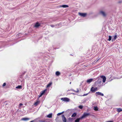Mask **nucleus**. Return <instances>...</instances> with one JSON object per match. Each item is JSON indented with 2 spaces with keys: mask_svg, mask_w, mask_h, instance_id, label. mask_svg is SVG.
<instances>
[{
  "mask_svg": "<svg viewBox=\"0 0 122 122\" xmlns=\"http://www.w3.org/2000/svg\"><path fill=\"white\" fill-rule=\"evenodd\" d=\"M100 13L101 15H102L104 17H106L107 15V13L104 11H100Z\"/></svg>",
  "mask_w": 122,
  "mask_h": 122,
  "instance_id": "nucleus-1",
  "label": "nucleus"
},
{
  "mask_svg": "<svg viewBox=\"0 0 122 122\" xmlns=\"http://www.w3.org/2000/svg\"><path fill=\"white\" fill-rule=\"evenodd\" d=\"M90 115V114L89 113H84L83 115L81 117V118L82 119L83 118Z\"/></svg>",
  "mask_w": 122,
  "mask_h": 122,
  "instance_id": "nucleus-2",
  "label": "nucleus"
},
{
  "mask_svg": "<svg viewBox=\"0 0 122 122\" xmlns=\"http://www.w3.org/2000/svg\"><path fill=\"white\" fill-rule=\"evenodd\" d=\"M61 99L63 101L67 102H69L70 100L68 98L66 97L64 98H61Z\"/></svg>",
  "mask_w": 122,
  "mask_h": 122,
  "instance_id": "nucleus-3",
  "label": "nucleus"
},
{
  "mask_svg": "<svg viewBox=\"0 0 122 122\" xmlns=\"http://www.w3.org/2000/svg\"><path fill=\"white\" fill-rule=\"evenodd\" d=\"M100 77L103 79V82L104 83L106 79V77L104 76H100Z\"/></svg>",
  "mask_w": 122,
  "mask_h": 122,
  "instance_id": "nucleus-4",
  "label": "nucleus"
},
{
  "mask_svg": "<svg viewBox=\"0 0 122 122\" xmlns=\"http://www.w3.org/2000/svg\"><path fill=\"white\" fill-rule=\"evenodd\" d=\"M78 14L79 15L83 17H85L86 15V13H79Z\"/></svg>",
  "mask_w": 122,
  "mask_h": 122,
  "instance_id": "nucleus-5",
  "label": "nucleus"
},
{
  "mask_svg": "<svg viewBox=\"0 0 122 122\" xmlns=\"http://www.w3.org/2000/svg\"><path fill=\"white\" fill-rule=\"evenodd\" d=\"M62 120L64 122H66V117H65L64 115H62Z\"/></svg>",
  "mask_w": 122,
  "mask_h": 122,
  "instance_id": "nucleus-6",
  "label": "nucleus"
},
{
  "mask_svg": "<svg viewBox=\"0 0 122 122\" xmlns=\"http://www.w3.org/2000/svg\"><path fill=\"white\" fill-rule=\"evenodd\" d=\"M40 25V23L37 22L35 24V27L36 28H37Z\"/></svg>",
  "mask_w": 122,
  "mask_h": 122,
  "instance_id": "nucleus-7",
  "label": "nucleus"
},
{
  "mask_svg": "<svg viewBox=\"0 0 122 122\" xmlns=\"http://www.w3.org/2000/svg\"><path fill=\"white\" fill-rule=\"evenodd\" d=\"M96 95H101L102 96H103V93L99 92H96Z\"/></svg>",
  "mask_w": 122,
  "mask_h": 122,
  "instance_id": "nucleus-8",
  "label": "nucleus"
},
{
  "mask_svg": "<svg viewBox=\"0 0 122 122\" xmlns=\"http://www.w3.org/2000/svg\"><path fill=\"white\" fill-rule=\"evenodd\" d=\"M4 104L5 105V106L6 108H8L9 106V105L7 103V102H5L4 103Z\"/></svg>",
  "mask_w": 122,
  "mask_h": 122,
  "instance_id": "nucleus-9",
  "label": "nucleus"
},
{
  "mask_svg": "<svg viewBox=\"0 0 122 122\" xmlns=\"http://www.w3.org/2000/svg\"><path fill=\"white\" fill-rule=\"evenodd\" d=\"M68 6L66 5H63L60 6V7H62L63 8H66L68 7Z\"/></svg>",
  "mask_w": 122,
  "mask_h": 122,
  "instance_id": "nucleus-10",
  "label": "nucleus"
},
{
  "mask_svg": "<svg viewBox=\"0 0 122 122\" xmlns=\"http://www.w3.org/2000/svg\"><path fill=\"white\" fill-rule=\"evenodd\" d=\"M82 118H81V117H80L79 118H77L76 119L74 122H79L80 120L82 119Z\"/></svg>",
  "mask_w": 122,
  "mask_h": 122,
  "instance_id": "nucleus-11",
  "label": "nucleus"
},
{
  "mask_svg": "<svg viewBox=\"0 0 122 122\" xmlns=\"http://www.w3.org/2000/svg\"><path fill=\"white\" fill-rule=\"evenodd\" d=\"M91 91L93 92H95L94 88L93 87H92L91 89Z\"/></svg>",
  "mask_w": 122,
  "mask_h": 122,
  "instance_id": "nucleus-12",
  "label": "nucleus"
},
{
  "mask_svg": "<svg viewBox=\"0 0 122 122\" xmlns=\"http://www.w3.org/2000/svg\"><path fill=\"white\" fill-rule=\"evenodd\" d=\"M29 119V118H24L21 119V120L23 121H26L28 120Z\"/></svg>",
  "mask_w": 122,
  "mask_h": 122,
  "instance_id": "nucleus-13",
  "label": "nucleus"
},
{
  "mask_svg": "<svg viewBox=\"0 0 122 122\" xmlns=\"http://www.w3.org/2000/svg\"><path fill=\"white\" fill-rule=\"evenodd\" d=\"M93 80V79L92 78L89 79L87 81V82L88 83H90Z\"/></svg>",
  "mask_w": 122,
  "mask_h": 122,
  "instance_id": "nucleus-14",
  "label": "nucleus"
},
{
  "mask_svg": "<svg viewBox=\"0 0 122 122\" xmlns=\"http://www.w3.org/2000/svg\"><path fill=\"white\" fill-rule=\"evenodd\" d=\"M117 111L118 112H120L122 111V109L121 108H117Z\"/></svg>",
  "mask_w": 122,
  "mask_h": 122,
  "instance_id": "nucleus-15",
  "label": "nucleus"
},
{
  "mask_svg": "<svg viewBox=\"0 0 122 122\" xmlns=\"http://www.w3.org/2000/svg\"><path fill=\"white\" fill-rule=\"evenodd\" d=\"M52 82H50L47 85V87H49L50 86L52 85Z\"/></svg>",
  "mask_w": 122,
  "mask_h": 122,
  "instance_id": "nucleus-16",
  "label": "nucleus"
},
{
  "mask_svg": "<svg viewBox=\"0 0 122 122\" xmlns=\"http://www.w3.org/2000/svg\"><path fill=\"white\" fill-rule=\"evenodd\" d=\"M52 114L51 113L49 114L47 116V117L49 118H51L52 117Z\"/></svg>",
  "mask_w": 122,
  "mask_h": 122,
  "instance_id": "nucleus-17",
  "label": "nucleus"
},
{
  "mask_svg": "<svg viewBox=\"0 0 122 122\" xmlns=\"http://www.w3.org/2000/svg\"><path fill=\"white\" fill-rule=\"evenodd\" d=\"M60 73L58 71H57L56 73V74L57 76H58L60 75Z\"/></svg>",
  "mask_w": 122,
  "mask_h": 122,
  "instance_id": "nucleus-18",
  "label": "nucleus"
},
{
  "mask_svg": "<svg viewBox=\"0 0 122 122\" xmlns=\"http://www.w3.org/2000/svg\"><path fill=\"white\" fill-rule=\"evenodd\" d=\"M46 90L45 89L42 91V92L41 93V95H43L45 93Z\"/></svg>",
  "mask_w": 122,
  "mask_h": 122,
  "instance_id": "nucleus-19",
  "label": "nucleus"
},
{
  "mask_svg": "<svg viewBox=\"0 0 122 122\" xmlns=\"http://www.w3.org/2000/svg\"><path fill=\"white\" fill-rule=\"evenodd\" d=\"M39 101H37L35 103L34 105H35L36 106H37L39 104Z\"/></svg>",
  "mask_w": 122,
  "mask_h": 122,
  "instance_id": "nucleus-20",
  "label": "nucleus"
},
{
  "mask_svg": "<svg viewBox=\"0 0 122 122\" xmlns=\"http://www.w3.org/2000/svg\"><path fill=\"white\" fill-rule=\"evenodd\" d=\"M76 115V113H74L71 115L72 117H74Z\"/></svg>",
  "mask_w": 122,
  "mask_h": 122,
  "instance_id": "nucleus-21",
  "label": "nucleus"
},
{
  "mask_svg": "<svg viewBox=\"0 0 122 122\" xmlns=\"http://www.w3.org/2000/svg\"><path fill=\"white\" fill-rule=\"evenodd\" d=\"M94 110L95 111L98 110V108L97 107H95L94 108Z\"/></svg>",
  "mask_w": 122,
  "mask_h": 122,
  "instance_id": "nucleus-22",
  "label": "nucleus"
},
{
  "mask_svg": "<svg viewBox=\"0 0 122 122\" xmlns=\"http://www.w3.org/2000/svg\"><path fill=\"white\" fill-rule=\"evenodd\" d=\"M112 36H109V39L107 40L109 41H110L112 39Z\"/></svg>",
  "mask_w": 122,
  "mask_h": 122,
  "instance_id": "nucleus-23",
  "label": "nucleus"
},
{
  "mask_svg": "<svg viewBox=\"0 0 122 122\" xmlns=\"http://www.w3.org/2000/svg\"><path fill=\"white\" fill-rule=\"evenodd\" d=\"M22 87V86H21L19 85L16 87L17 88H20Z\"/></svg>",
  "mask_w": 122,
  "mask_h": 122,
  "instance_id": "nucleus-24",
  "label": "nucleus"
},
{
  "mask_svg": "<svg viewBox=\"0 0 122 122\" xmlns=\"http://www.w3.org/2000/svg\"><path fill=\"white\" fill-rule=\"evenodd\" d=\"M63 113H64V112H63L61 113H58L57 114V116H59V115H61V114H62Z\"/></svg>",
  "mask_w": 122,
  "mask_h": 122,
  "instance_id": "nucleus-25",
  "label": "nucleus"
},
{
  "mask_svg": "<svg viewBox=\"0 0 122 122\" xmlns=\"http://www.w3.org/2000/svg\"><path fill=\"white\" fill-rule=\"evenodd\" d=\"M78 107L81 109H82L83 107V106L81 105H80Z\"/></svg>",
  "mask_w": 122,
  "mask_h": 122,
  "instance_id": "nucleus-26",
  "label": "nucleus"
},
{
  "mask_svg": "<svg viewBox=\"0 0 122 122\" xmlns=\"http://www.w3.org/2000/svg\"><path fill=\"white\" fill-rule=\"evenodd\" d=\"M117 38V35H115L114 36V40H115Z\"/></svg>",
  "mask_w": 122,
  "mask_h": 122,
  "instance_id": "nucleus-27",
  "label": "nucleus"
},
{
  "mask_svg": "<svg viewBox=\"0 0 122 122\" xmlns=\"http://www.w3.org/2000/svg\"><path fill=\"white\" fill-rule=\"evenodd\" d=\"M99 60V59L97 60H95V61H94V63H96V62H97V61H98Z\"/></svg>",
  "mask_w": 122,
  "mask_h": 122,
  "instance_id": "nucleus-28",
  "label": "nucleus"
},
{
  "mask_svg": "<svg viewBox=\"0 0 122 122\" xmlns=\"http://www.w3.org/2000/svg\"><path fill=\"white\" fill-rule=\"evenodd\" d=\"M5 85H6V83H3V86H5Z\"/></svg>",
  "mask_w": 122,
  "mask_h": 122,
  "instance_id": "nucleus-29",
  "label": "nucleus"
},
{
  "mask_svg": "<svg viewBox=\"0 0 122 122\" xmlns=\"http://www.w3.org/2000/svg\"><path fill=\"white\" fill-rule=\"evenodd\" d=\"M88 93H86V94H84L83 95V96H86L88 94Z\"/></svg>",
  "mask_w": 122,
  "mask_h": 122,
  "instance_id": "nucleus-30",
  "label": "nucleus"
},
{
  "mask_svg": "<svg viewBox=\"0 0 122 122\" xmlns=\"http://www.w3.org/2000/svg\"><path fill=\"white\" fill-rule=\"evenodd\" d=\"M97 87H96L95 88H94V90H95V91H96L97 90Z\"/></svg>",
  "mask_w": 122,
  "mask_h": 122,
  "instance_id": "nucleus-31",
  "label": "nucleus"
},
{
  "mask_svg": "<svg viewBox=\"0 0 122 122\" xmlns=\"http://www.w3.org/2000/svg\"><path fill=\"white\" fill-rule=\"evenodd\" d=\"M23 105V104L22 103H20L19 104V106H22Z\"/></svg>",
  "mask_w": 122,
  "mask_h": 122,
  "instance_id": "nucleus-32",
  "label": "nucleus"
},
{
  "mask_svg": "<svg viewBox=\"0 0 122 122\" xmlns=\"http://www.w3.org/2000/svg\"><path fill=\"white\" fill-rule=\"evenodd\" d=\"M50 26H51V27H54V25H51Z\"/></svg>",
  "mask_w": 122,
  "mask_h": 122,
  "instance_id": "nucleus-33",
  "label": "nucleus"
},
{
  "mask_svg": "<svg viewBox=\"0 0 122 122\" xmlns=\"http://www.w3.org/2000/svg\"><path fill=\"white\" fill-rule=\"evenodd\" d=\"M42 95H41V94L40 95L39 97H41L42 96Z\"/></svg>",
  "mask_w": 122,
  "mask_h": 122,
  "instance_id": "nucleus-34",
  "label": "nucleus"
},
{
  "mask_svg": "<svg viewBox=\"0 0 122 122\" xmlns=\"http://www.w3.org/2000/svg\"><path fill=\"white\" fill-rule=\"evenodd\" d=\"M113 122L112 121H109L107 122Z\"/></svg>",
  "mask_w": 122,
  "mask_h": 122,
  "instance_id": "nucleus-35",
  "label": "nucleus"
},
{
  "mask_svg": "<svg viewBox=\"0 0 122 122\" xmlns=\"http://www.w3.org/2000/svg\"><path fill=\"white\" fill-rule=\"evenodd\" d=\"M121 2V1H119L118 2V3H120Z\"/></svg>",
  "mask_w": 122,
  "mask_h": 122,
  "instance_id": "nucleus-36",
  "label": "nucleus"
},
{
  "mask_svg": "<svg viewBox=\"0 0 122 122\" xmlns=\"http://www.w3.org/2000/svg\"><path fill=\"white\" fill-rule=\"evenodd\" d=\"M33 121H30V122H33Z\"/></svg>",
  "mask_w": 122,
  "mask_h": 122,
  "instance_id": "nucleus-37",
  "label": "nucleus"
},
{
  "mask_svg": "<svg viewBox=\"0 0 122 122\" xmlns=\"http://www.w3.org/2000/svg\"><path fill=\"white\" fill-rule=\"evenodd\" d=\"M79 91H76V92H79Z\"/></svg>",
  "mask_w": 122,
  "mask_h": 122,
  "instance_id": "nucleus-38",
  "label": "nucleus"
},
{
  "mask_svg": "<svg viewBox=\"0 0 122 122\" xmlns=\"http://www.w3.org/2000/svg\"><path fill=\"white\" fill-rule=\"evenodd\" d=\"M41 122H44V121H41Z\"/></svg>",
  "mask_w": 122,
  "mask_h": 122,
  "instance_id": "nucleus-39",
  "label": "nucleus"
},
{
  "mask_svg": "<svg viewBox=\"0 0 122 122\" xmlns=\"http://www.w3.org/2000/svg\"><path fill=\"white\" fill-rule=\"evenodd\" d=\"M101 81H100V82L101 83Z\"/></svg>",
  "mask_w": 122,
  "mask_h": 122,
  "instance_id": "nucleus-40",
  "label": "nucleus"
},
{
  "mask_svg": "<svg viewBox=\"0 0 122 122\" xmlns=\"http://www.w3.org/2000/svg\"><path fill=\"white\" fill-rule=\"evenodd\" d=\"M70 84H71V82H70Z\"/></svg>",
  "mask_w": 122,
  "mask_h": 122,
  "instance_id": "nucleus-41",
  "label": "nucleus"
}]
</instances>
